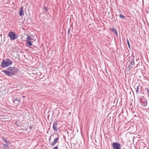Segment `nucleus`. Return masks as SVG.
I'll list each match as a JSON object with an SVG mask.
<instances>
[{
  "instance_id": "obj_1",
  "label": "nucleus",
  "mask_w": 149,
  "mask_h": 149,
  "mask_svg": "<svg viewBox=\"0 0 149 149\" xmlns=\"http://www.w3.org/2000/svg\"><path fill=\"white\" fill-rule=\"evenodd\" d=\"M2 72L6 75L11 77L13 75H15L17 73V69L15 67H10L6 70L2 71Z\"/></svg>"
},
{
  "instance_id": "obj_2",
  "label": "nucleus",
  "mask_w": 149,
  "mask_h": 149,
  "mask_svg": "<svg viewBox=\"0 0 149 149\" xmlns=\"http://www.w3.org/2000/svg\"><path fill=\"white\" fill-rule=\"evenodd\" d=\"M6 60L3 59L2 61L1 65L2 68L7 67L12 64V62L9 58H7Z\"/></svg>"
},
{
  "instance_id": "obj_3",
  "label": "nucleus",
  "mask_w": 149,
  "mask_h": 149,
  "mask_svg": "<svg viewBox=\"0 0 149 149\" xmlns=\"http://www.w3.org/2000/svg\"><path fill=\"white\" fill-rule=\"evenodd\" d=\"M8 36L11 40H14L18 38V36L12 31L9 32Z\"/></svg>"
},
{
  "instance_id": "obj_4",
  "label": "nucleus",
  "mask_w": 149,
  "mask_h": 149,
  "mask_svg": "<svg viewBox=\"0 0 149 149\" xmlns=\"http://www.w3.org/2000/svg\"><path fill=\"white\" fill-rule=\"evenodd\" d=\"M112 146L113 149H120V144L118 142H113L112 144Z\"/></svg>"
},
{
  "instance_id": "obj_5",
  "label": "nucleus",
  "mask_w": 149,
  "mask_h": 149,
  "mask_svg": "<svg viewBox=\"0 0 149 149\" xmlns=\"http://www.w3.org/2000/svg\"><path fill=\"white\" fill-rule=\"evenodd\" d=\"M141 103L142 106L145 107H146L147 104V100L145 99L143 96L141 98Z\"/></svg>"
},
{
  "instance_id": "obj_6",
  "label": "nucleus",
  "mask_w": 149,
  "mask_h": 149,
  "mask_svg": "<svg viewBox=\"0 0 149 149\" xmlns=\"http://www.w3.org/2000/svg\"><path fill=\"white\" fill-rule=\"evenodd\" d=\"M58 123L57 121L56 120L53 123V128L54 130L55 131H57L58 130V128L57 127Z\"/></svg>"
},
{
  "instance_id": "obj_7",
  "label": "nucleus",
  "mask_w": 149,
  "mask_h": 149,
  "mask_svg": "<svg viewBox=\"0 0 149 149\" xmlns=\"http://www.w3.org/2000/svg\"><path fill=\"white\" fill-rule=\"evenodd\" d=\"M13 102L15 104V105L16 106L19 104L20 102V100L18 97H14L13 99Z\"/></svg>"
},
{
  "instance_id": "obj_8",
  "label": "nucleus",
  "mask_w": 149,
  "mask_h": 149,
  "mask_svg": "<svg viewBox=\"0 0 149 149\" xmlns=\"http://www.w3.org/2000/svg\"><path fill=\"white\" fill-rule=\"evenodd\" d=\"M19 15L21 17H23L24 16V12L23 11V7L21 6L19 10Z\"/></svg>"
},
{
  "instance_id": "obj_9",
  "label": "nucleus",
  "mask_w": 149,
  "mask_h": 149,
  "mask_svg": "<svg viewBox=\"0 0 149 149\" xmlns=\"http://www.w3.org/2000/svg\"><path fill=\"white\" fill-rule=\"evenodd\" d=\"M59 140V138H56L53 142L52 143L51 145L52 146H54L55 145L56 143L58 142V140Z\"/></svg>"
},
{
  "instance_id": "obj_10",
  "label": "nucleus",
  "mask_w": 149,
  "mask_h": 149,
  "mask_svg": "<svg viewBox=\"0 0 149 149\" xmlns=\"http://www.w3.org/2000/svg\"><path fill=\"white\" fill-rule=\"evenodd\" d=\"M129 63H130V64L129 65V66L130 67V69L132 68V67L131 66V65H134L135 64L134 60V59L132 60V61H131L129 62Z\"/></svg>"
},
{
  "instance_id": "obj_11",
  "label": "nucleus",
  "mask_w": 149,
  "mask_h": 149,
  "mask_svg": "<svg viewBox=\"0 0 149 149\" xmlns=\"http://www.w3.org/2000/svg\"><path fill=\"white\" fill-rule=\"evenodd\" d=\"M10 143H4L3 145V148L4 149H8Z\"/></svg>"
},
{
  "instance_id": "obj_12",
  "label": "nucleus",
  "mask_w": 149,
  "mask_h": 149,
  "mask_svg": "<svg viewBox=\"0 0 149 149\" xmlns=\"http://www.w3.org/2000/svg\"><path fill=\"white\" fill-rule=\"evenodd\" d=\"M26 35L27 37L26 39V42L28 40H29V41L31 40L32 39V38H31L30 36L28 34H27Z\"/></svg>"
},
{
  "instance_id": "obj_13",
  "label": "nucleus",
  "mask_w": 149,
  "mask_h": 149,
  "mask_svg": "<svg viewBox=\"0 0 149 149\" xmlns=\"http://www.w3.org/2000/svg\"><path fill=\"white\" fill-rule=\"evenodd\" d=\"M111 29L112 30L113 33L116 34V35H118L117 31L116 29H115L114 28H112V29Z\"/></svg>"
},
{
  "instance_id": "obj_14",
  "label": "nucleus",
  "mask_w": 149,
  "mask_h": 149,
  "mask_svg": "<svg viewBox=\"0 0 149 149\" xmlns=\"http://www.w3.org/2000/svg\"><path fill=\"white\" fill-rule=\"evenodd\" d=\"M2 139L4 141V143H10V142L8 141H7L6 139L4 138L3 137H2Z\"/></svg>"
},
{
  "instance_id": "obj_15",
  "label": "nucleus",
  "mask_w": 149,
  "mask_h": 149,
  "mask_svg": "<svg viewBox=\"0 0 149 149\" xmlns=\"http://www.w3.org/2000/svg\"><path fill=\"white\" fill-rule=\"evenodd\" d=\"M119 17L120 18H121L123 19H126L125 17L122 14H120L119 15Z\"/></svg>"
},
{
  "instance_id": "obj_16",
  "label": "nucleus",
  "mask_w": 149,
  "mask_h": 149,
  "mask_svg": "<svg viewBox=\"0 0 149 149\" xmlns=\"http://www.w3.org/2000/svg\"><path fill=\"white\" fill-rule=\"evenodd\" d=\"M26 44H28L29 46H31L32 45L30 41H27L26 42Z\"/></svg>"
},
{
  "instance_id": "obj_17",
  "label": "nucleus",
  "mask_w": 149,
  "mask_h": 149,
  "mask_svg": "<svg viewBox=\"0 0 149 149\" xmlns=\"http://www.w3.org/2000/svg\"><path fill=\"white\" fill-rule=\"evenodd\" d=\"M139 86H138L136 87V93H137L139 91Z\"/></svg>"
},
{
  "instance_id": "obj_18",
  "label": "nucleus",
  "mask_w": 149,
  "mask_h": 149,
  "mask_svg": "<svg viewBox=\"0 0 149 149\" xmlns=\"http://www.w3.org/2000/svg\"><path fill=\"white\" fill-rule=\"evenodd\" d=\"M127 44L128 46V47H129V48H130V43H129V40H128L127 39Z\"/></svg>"
},
{
  "instance_id": "obj_19",
  "label": "nucleus",
  "mask_w": 149,
  "mask_h": 149,
  "mask_svg": "<svg viewBox=\"0 0 149 149\" xmlns=\"http://www.w3.org/2000/svg\"><path fill=\"white\" fill-rule=\"evenodd\" d=\"M145 89L146 90L147 93H149V89L148 88H145Z\"/></svg>"
},
{
  "instance_id": "obj_20",
  "label": "nucleus",
  "mask_w": 149,
  "mask_h": 149,
  "mask_svg": "<svg viewBox=\"0 0 149 149\" xmlns=\"http://www.w3.org/2000/svg\"><path fill=\"white\" fill-rule=\"evenodd\" d=\"M44 10H45V11H47V7H45L44 8Z\"/></svg>"
},
{
  "instance_id": "obj_21",
  "label": "nucleus",
  "mask_w": 149,
  "mask_h": 149,
  "mask_svg": "<svg viewBox=\"0 0 149 149\" xmlns=\"http://www.w3.org/2000/svg\"><path fill=\"white\" fill-rule=\"evenodd\" d=\"M53 149H58V146H57L55 147H54Z\"/></svg>"
},
{
  "instance_id": "obj_22",
  "label": "nucleus",
  "mask_w": 149,
  "mask_h": 149,
  "mask_svg": "<svg viewBox=\"0 0 149 149\" xmlns=\"http://www.w3.org/2000/svg\"><path fill=\"white\" fill-rule=\"evenodd\" d=\"M32 126H30L29 127V129H30V130H31L32 128Z\"/></svg>"
},
{
  "instance_id": "obj_23",
  "label": "nucleus",
  "mask_w": 149,
  "mask_h": 149,
  "mask_svg": "<svg viewBox=\"0 0 149 149\" xmlns=\"http://www.w3.org/2000/svg\"><path fill=\"white\" fill-rule=\"evenodd\" d=\"M15 125H16L17 126H19V125H18L17 124V122H16V123H15Z\"/></svg>"
},
{
  "instance_id": "obj_24",
  "label": "nucleus",
  "mask_w": 149,
  "mask_h": 149,
  "mask_svg": "<svg viewBox=\"0 0 149 149\" xmlns=\"http://www.w3.org/2000/svg\"><path fill=\"white\" fill-rule=\"evenodd\" d=\"M148 97H149V93H148Z\"/></svg>"
}]
</instances>
